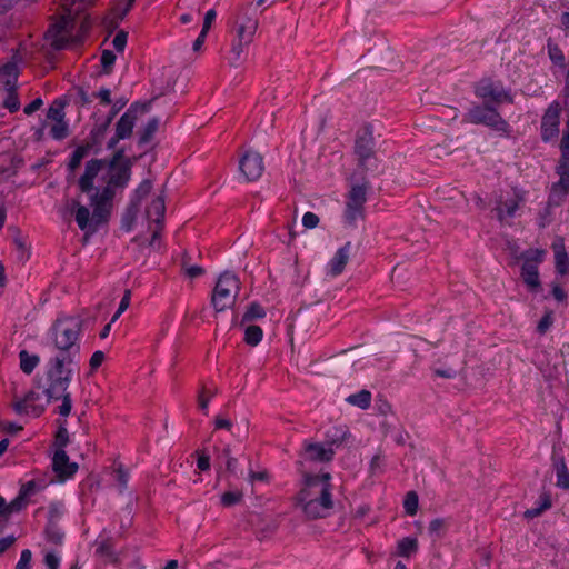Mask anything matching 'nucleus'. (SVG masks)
<instances>
[{"mask_svg":"<svg viewBox=\"0 0 569 569\" xmlns=\"http://www.w3.org/2000/svg\"><path fill=\"white\" fill-rule=\"evenodd\" d=\"M331 475H311L303 472L302 486L295 497L296 507L300 508L308 520L322 519L333 509Z\"/></svg>","mask_w":569,"mask_h":569,"instance_id":"nucleus-1","label":"nucleus"},{"mask_svg":"<svg viewBox=\"0 0 569 569\" xmlns=\"http://www.w3.org/2000/svg\"><path fill=\"white\" fill-rule=\"evenodd\" d=\"M77 369V360L51 357L47 365L46 382H37V387L42 389L48 402L62 401L58 407V412L63 417H68L72 409L69 387Z\"/></svg>","mask_w":569,"mask_h":569,"instance_id":"nucleus-2","label":"nucleus"},{"mask_svg":"<svg viewBox=\"0 0 569 569\" xmlns=\"http://www.w3.org/2000/svg\"><path fill=\"white\" fill-rule=\"evenodd\" d=\"M84 319L80 316L60 315L49 329V338L58 351L54 357L77 360L80 355L79 338Z\"/></svg>","mask_w":569,"mask_h":569,"instance_id":"nucleus-3","label":"nucleus"},{"mask_svg":"<svg viewBox=\"0 0 569 569\" xmlns=\"http://www.w3.org/2000/svg\"><path fill=\"white\" fill-rule=\"evenodd\" d=\"M104 164L106 161L103 160L87 161L84 172L78 180L80 191L89 196L90 204L93 207L90 234L94 233L102 223L107 222L109 216L108 204L112 200L103 199L101 190L94 187V179L102 171Z\"/></svg>","mask_w":569,"mask_h":569,"instance_id":"nucleus-4","label":"nucleus"},{"mask_svg":"<svg viewBox=\"0 0 569 569\" xmlns=\"http://www.w3.org/2000/svg\"><path fill=\"white\" fill-rule=\"evenodd\" d=\"M106 161L103 169H108L106 174V186L100 189L103 199H113L114 189L124 188L131 178V168L133 160L128 158L124 149L114 151L110 159H102Z\"/></svg>","mask_w":569,"mask_h":569,"instance_id":"nucleus-5","label":"nucleus"},{"mask_svg":"<svg viewBox=\"0 0 569 569\" xmlns=\"http://www.w3.org/2000/svg\"><path fill=\"white\" fill-rule=\"evenodd\" d=\"M240 291V281L236 274L224 271L218 278L211 296V305L217 312L233 306Z\"/></svg>","mask_w":569,"mask_h":569,"instance_id":"nucleus-6","label":"nucleus"},{"mask_svg":"<svg viewBox=\"0 0 569 569\" xmlns=\"http://www.w3.org/2000/svg\"><path fill=\"white\" fill-rule=\"evenodd\" d=\"M366 184H353L347 194L345 220L349 226H356L358 219L365 218V203L367 201Z\"/></svg>","mask_w":569,"mask_h":569,"instance_id":"nucleus-7","label":"nucleus"},{"mask_svg":"<svg viewBox=\"0 0 569 569\" xmlns=\"http://www.w3.org/2000/svg\"><path fill=\"white\" fill-rule=\"evenodd\" d=\"M543 254V250L531 249L525 251L520 256V258L523 259L521 267V278L528 288L533 292L539 291L541 288L537 264L542 261Z\"/></svg>","mask_w":569,"mask_h":569,"instance_id":"nucleus-8","label":"nucleus"},{"mask_svg":"<svg viewBox=\"0 0 569 569\" xmlns=\"http://www.w3.org/2000/svg\"><path fill=\"white\" fill-rule=\"evenodd\" d=\"M74 26V18L69 12L62 16L57 22H54L46 32L47 40L56 50L64 49L70 39L72 38V30Z\"/></svg>","mask_w":569,"mask_h":569,"instance_id":"nucleus-9","label":"nucleus"},{"mask_svg":"<svg viewBox=\"0 0 569 569\" xmlns=\"http://www.w3.org/2000/svg\"><path fill=\"white\" fill-rule=\"evenodd\" d=\"M468 118L472 123H482L497 131L507 132L508 123L497 110L491 106H476L468 112Z\"/></svg>","mask_w":569,"mask_h":569,"instance_id":"nucleus-10","label":"nucleus"},{"mask_svg":"<svg viewBox=\"0 0 569 569\" xmlns=\"http://www.w3.org/2000/svg\"><path fill=\"white\" fill-rule=\"evenodd\" d=\"M151 103L152 100L143 103H132L116 123L117 137L123 139L130 138L138 117L147 113L151 108Z\"/></svg>","mask_w":569,"mask_h":569,"instance_id":"nucleus-11","label":"nucleus"},{"mask_svg":"<svg viewBox=\"0 0 569 569\" xmlns=\"http://www.w3.org/2000/svg\"><path fill=\"white\" fill-rule=\"evenodd\" d=\"M476 93L483 99L487 106H490V103L499 104L502 101L512 102V97L509 92H507L501 84L493 83L490 80L481 81L476 89Z\"/></svg>","mask_w":569,"mask_h":569,"instance_id":"nucleus-12","label":"nucleus"},{"mask_svg":"<svg viewBox=\"0 0 569 569\" xmlns=\"http://www.w3.org/2000/svg\"><path fill=\"white\" fill-rule=\"evenodd\" d=\"M258 29V20L247 17L237 29V40L232 44V53L239 58L243 48L252 42L254 33Z\"/></svg>","mask_w":569,"mask_h":569,"instance_id":"nucleus-13","label":"nucleus"},{"mask_svg":"<svg viewBox=\"0 0 569 569\" xmlns=\"http://www.w3.org/2000/svg\"><path fill=\"white\" fill-rule=\"evenodd\" d=\"M239 170L248 181H256L264 170L262 156L254 151L246 152L239 161Z\"/></svg>","mask_w":569,"mask_h":569,"instance_id":"nucleus-14","label":"nucleus"},{"mask_svg":"<svg viewBox=\"0 0 569 569\" xmlns=\"http://www.w3.org/2000/svg\"><path fill=\"white\" fill-rule=\"evenodd\" d=\"M559 117L560 108L557 102H553L546 110L541 119V138L543 141H549L557 137L559 133Z\"/></svg>","mask_w":569,"mask_h":569,"instance_id":"nucleus-15","label":"nucleus"},{"mask_svg":"<svg viewBox=\"0 0 569 569\" xmlns=\"http://www.w3.org/2000/svg\"><path fill=\"white\" fill-rule=\"evenodd\" d=\"M39 398V393H37L33 390H30L26 393L23 398H16V400L12 403V408L18 415L31 413L34 417H39L44 411V406L33 403Z\"/></svg>","mask_w":569,"mask_h":569,"instance_id":"nucleus-16","label":"nucleus"},{"mask_svg":"<svg viewBox=\"0 0 569 569\" xmlns=\"http://www.w3.org/2000/svg\"><path fill=\"white\" fill-rule=\"evenodd\" d=\"M305 458L315 462H330L335 456V449L329 448L326 443L308 442L303 445Z\"/></svg>","mask_w":569,"mask_h":569,"instance_id":"nucleus-17","label":"nucleus"},{"mask_svg":"<svg viewBox=\"0 0 569 569\" xmlns=\"http://www.w3.org/2000/svg\"><path fill=\"white\" fill-rule=\"evenodd\" d=\"M52 468L57 476L61 480H64L77 472L78 465L76 462H70L64 449H60L54 452L52 458Z\"/></svg>","mask_w":569,"mask_h":569,"instance_id":"nucleus-18","label":"nucleus"},{"mask_svg":"<svg viewBox=\"0 0 569 569\" xmlns=\"http://www.w3.org/2000/svg\"><path fill=\"white\" fill-rule=\"evenodd\" d=\"M375 140L372 132L368 129L358 137L355 144V151L359 158V164L365 166L366 160L373 156Z\"/></svg>","mask_w":569,"mask_h":569,"instance_id":"nucleus-19","label":"nucleus"},{"mask_svg":"<svg viewBox=\"0 0 569 569\" xmlns=\"http://www.w3.org/2000/svg\"><path fill=\"white\" fill-rule=\"evenodd\" d=\"M350 249L351 243L347 242L343 247L338 249L335 257L330 260L328 264V274L331 277H337L342 273L346 264L350 258Z\"/></svg>","mask_w":569,"mask_h":569,"instance_id":"nucleus-20","label":"nucleus"},{"mask_svg":"<svg viewBox=\"0 0 569 569\" xmlns=\"http://www.w3.org/2000/svg\"><path fill=\"white\" fill-rule=\"evenodd\" d=\"M558 174L560 176V179L558 182L552 184L549 194L551 203H556V206H560L569 192V173L561 172Z\"/></svg>","mask_w":569,"mask_h":569,"instance_id":"nucleus-21","label":"nucleus"},{"mask_svg":"<svg viewBox=\"0 0 569 569\" xmlns=\"http://www.w3.org/2000/svg\"><path fill=\"white\" fill-rule=\"evenodd\" d=\"M350 437L349 429L346 426H336L327 431L325 443L329 448H339L342 446Z\"/></svg>","mask_w":569,"mask_h":569,"instance_id":"nucleus-22","label":"nucleus"},{"mask_svg":"<svg viewBox=\"0 0 569 569\" xmlns=\"http://www.w3.org/2000/svg\"><path fill=\"white\" fill-rule=\"evenodd\" d=\"M72 207L76 208V221L78 227L86 231V238L90 234L92 228V218L90 219V211L86 206L80 204L78 200H73Z\"/></svg>","mask_w":569,"mask_h":569,"instance_id":"nucleus-23","label":"nucleus"},{"mask_svg":"<svg viewBox=\"0 0 569 569\" xmlns=\"http://www.w3.org/2000/svg\"><path fill=\"white\" fill-rule=\"evenodd\" d=\"M164 198L162 196H158L148 207L147 217L156 224H162V221L164 219Z\"/></svg>","mask_w":569,"mask_h":569,"instance_id":"nucleus-24","label":"nucleus"},{"mask_svg":"<svg viewBox=\"0 0 569 569\" xmlns=\"http://www.w3.org/2000/svg\"><path fill=\"white\" fill-rule=\"evenodd\" d=\"M18 67L14 62H8L0 68V84L8 88L17 87Z\"/></svg>","mask_w":569,"mask_h":569,"instance_id":"nucleus-25","label":"nucleus"},{"mask_svg":"<svg viewBox=\"0 0 569 569\" xmlns=\"http://www.w3.org/2000/svg\"><path fill=\"white\" fill-rule=\"evenodd\" d=\"M553 465L557 473V486L569 490V471L563 457L553 456Z\"/></svg>","mask_w":569,"mask_h":569,"instance_id":"nucleus-26","label":"nucleus"},{"mask_svg":"<svg viewBox=\"0 0 569 569\" xmlns=\"http://www.w3.org/2000/svg\"><path fill=\"white\" fill-rule=\"evenodd\" d=\"M555 248V260H556V269L560 274H567L569 272V258L566 252L565 246L561 242L560 244H553Z\"/></svg>","mask_w":569,"mask_h":569,"instance_id":"nucleus-27","label":"nucleus"},{"mask_svg":"<svg viewBox=\"0 0 569 569\" xmlns=\"http://www.w3.org/2000/svg\"><path fill=\"white\" fill-rule=\"evenodd\" d=\"M519 208V201L517 199H511L506 202L499 201L495 208L497 212V217L500 221L506 218H512L516 211Z\"/></svg>","mask_w":569,"mask_h":569,"instance_id":"nucleus-28","label":"nucleus"},{"mask_svg":"<svg viewBox=\"0 0 569 569\" xmlns=\"http://www.w3.org/2000/svg\"><path fill=\"white\" fill-rule=\"evenodd\" d=\"M418 550V541L416 538L406 537L397 543V555L409 558Z\"/></svg>","mask_w":569,"mask_h":569,"instance_id":"nucleus-29","label":"nucleus"},{"mask_svg":"<svg viewBox=\"0 0 569 569\" xmlns=\"http://www.w3.org/2000/svg\"><path fill=\"white\" fill-rule=\"evenodd\" d=\"M19 359H20V369L27 373L30 375L33 372L36 367L40 362V358L37 355H30L27 350H21L19 352Z\"/></svg>","mask_w":569,"mask_h":569,"instance_id":"nucleus-30","label":"nucleus"},{"mask_svg":"<svg viewBox=\"0 0 569 569\" xmlns=\"http://www.w3.org/2000/svg\"><path fill=\"white\" fill-rule=\"evenodd\" d=\"M463 368V361L458 360L455 365L448 367H435L432 368L433 373L437 377L445 379H453Z\"/></svg>","mask_w":569,"mask_h":569,"instance_id":"nucleus-31","label":"nucleus"},{"mask_svg":"<svg viewBox=\"0 0 569 569\" xmlns=\"http://www.w3.org/2000/svg\"><path fill=\"white\" fill-rule=\"evenodd\" d=\"M346 401L360 409H368L371 403V392L363 389L357 393L350 395Z\"/></svg>","mask_w":569,"mask_h":569,"instance_id":"nucleus-32","label":"nucleus"},{"mask_svg":"<svg viewBox=\"0 0 569 569\" xmlns=\"http://www.w3.org/2000/svg\"><path fill=\"white\" fill-rule=\"evenodd\" d=\"M159 123H160V121L156 117L150 119L147 122L143 130L141 132H139V144H146L151 141L153 134L159 129Z\"/></svg>","mask_w":569,"mask_h":569,"instance_id":"nucleus-33","label":"nucleus"},{"mask_svg":"<svg viewBox=\"0 0 569 569\" xmlns=\"http://www.w3.org/2000/svg\"><path fill=\"white\" fill-rule=\"evenodd\" d=\"M263 336V331L259 326L250 325L244 330V341L249 346H257Z\"/></svg>","mask_w":569,"mask_h":569,"instance_id":"nucleus-34","label":"nucleus"},{"mask_svg":"<svg viewBox=\"0 0 569 569\" xmlns=\"http://www.w3.org/2000/svg\"><path fill=\"white\" fill-rule=\"evenodd\" d=\"M3 88L7 92V97L3 100V107L7 108L10 112L18 111L20 108V101H19L18 94H17V87H14V88L3 87Z\"/></svg>","mask_w":569,"mask_h":569,"instance_id":"nucleus-35","label":"nucleus"},{"mask_svg":"<svg viewBox=\"0 0 569 569\" xmlns=\"http://www.w3.org/2000/svg\"><path fill=\"white\" fill-rule=\"evenodd\" d=\"M263 317H266L264 309L258 302H252L244 312L241 325Z\"/></svg>","mask_w":569,"mask_h":569,"instance_id":"nucleus-36","label":"nucleus"},{"mask_svg":"<svg viewBox=\"0 0 569 569\" xmlns=\"http://www.w3.org/2000/svg\"><path fill=\"white\" fill-rule=\"evenodd\" d=\"M540 498L541 505L539 507L527 509L525 511L523 517L526 519H533L536 517H539L545 510L551 507V499L549 495L545 493Z\"/></svg>","mask_w":569,"mask_h":569,"instance_id":"nucleus-37","label":"nucleus"},{"mask_svg":"<svg viewBox=\"0 0 569 569\" xmlns=\"http://www.w3.org/2000/svg\"><path fill=\"white\" fill-rule=\"evenodd\" d=\"M547 48H548V56H549L550 60L555 64H558L559 67L563 68L565 67V54H563L562 50L559 48V46L553 43L551 41V39H549L548 43H547Z\"/></svg>","mask_w":569,"mask_h":569,"instance_id":"nucleus-38","label":"nucleus"},{"mask_svg":"<svg viewBox=\"0 0 569 569\" xmlns=\"http://www.w3.org/2000/svg\"><path fill=\"white\" fill-rule=\"evenodd\" d=\"M96 553L101 557L108 558L111 562L118 561V557L116 556V553L113 551V543L110 538L100 542V545L98 546V548L96 550Z\"/></svg>","mask_w":569,"mask_h":569,"instance_id":"nucleus-39","label":"nucleus"},{"mask_svg":"<svg viewBox=\"0 0 569 569\" xmlns=\"http://www.w3.org/2000/svg\"><path fill=\"white\" fill-rule=\"evenodd\" d=\"M27 506V499L23 498V495H18L10 503H8L3 509V516L7 517L13 512L21 511Z\"/></svg>","mask_w":569,"mask_h":569,"instance_id":"nucleus-40","label":"nucleus"},{"mask_svg":"<svg viewBox=\"0 0 569 569\" xmlns=\"http://www.w3.org/2000/svg\"><path fill=\"white\" fill-rule=\"evenodd\" d=\"M557 207L556 203H551L550 197H548V201L546 207L538 214V226L539 228H546L551 223V214L552 208Z\"/></svg>","mask_w":569,"mask_h":569,"instance_id":"nucleus-41","label":"nucleus"},{"mask_svg":"<svg viewBox=\"0 0 569 569\" xmlns=\"http://www.w3.org/2000/svg\"><path fill=\"white\" fill-rule=\"evenodd\" d=\"M448 528V522L446 519H441V518H437V519H433L430 523H429V533L436 538H441L443 537L446 530Z\"/></svg>","mask_w":569,"mask_h":569,"instance_id":"nucleus-42","label":"nucleus"},{"mask_svg":"<svg viewBox=\"0 0 569 569\" xmlns=\"http://www.w3.org/2000/svg\"><path fill=\"white\" fill-rule=\"evenodd\" d=\"M152 189V183L150 180H143L138 188L136 189L134 196L137 198V202H132L131 207L134 208V211L138 210L139 202L146 198Z\"/></svg>","mask_w":569,"mask_h":569,"instance_id":"nucleus-43","label":"nucleus"},{"mask_svg":"<svg viewBox=\"0 0 569 569\" xmlns=\"http://www.w3.org/2000/svg\"><path fill=\"white\" fill-rule=\"evenodd\" d=\"M419 498L415 491H409L403 501V508L410 516H415L418 510Z\"/></svg>","mask_w":569,"mask_h":569,"instance_id":"nucleus-44","label":"nucleus"},{"mask_svg":"<svg viewBox=\"0 0 569 569\" xmlns=\"http://www.w3.org/2000/svg\"><path fill=\"white\" fill-rule=\"evenodd\" d=\"M218 393V389L208 390L204 386L201 387L198 395V406L202 411L208 410L210 399Z\"/></svg>","mask_w":569,"mask_h":569,"instance_id":"nucleus-45","label":"nucleus"},{"mask_svg":"<svg viewBox=\"0 0 569 569\" xmlns=\"http://www.w3.org/2000/svg\"><path fill=\"white\" fill-rule=\"evenodd\" d=\"M63 107L64 104L62 102L56 100L48 109V119L53 120L56 122L62 121L64 118Z\"/></svg>","mask_w":569,"mask_h":569,"instance_id":"nucleus-46","label":"nucleus"},{"mask_svg":"<svg viewBox=\"0 0 569 569\" xmlns=\"http://www.w3.org/2000/svg\"><path fill=\"white\" fill-rule=\"evenodd\" d=\"M242 491H227L221 496V503L223 507H231L242 500Z\"/></svg>","mask_w":569,"mask_h":569,"instance_id":"nucleus-47","label":"nucleus"},{"mask_svg":"<svg viewBox=\"0 0 569 569\" xmlns=\"http://www.w3.org/2000/svg\"><path fill=\"white\" fill-rule=\"evenodd\" d=\"M111 122L110 119H104L101 122H97L93 128L91 129L90 133L93 136V138H97L101 142L103 141L106 133L110 127Z\"/></svg>","mask_w":569,"mask_h":569,"instance_id":"nucleus-48","label":"nucleus"},{"mask_svg":"<svg viewBox=\"0 0 569 569\" xmlns=\"http://www.w3.org/2000/svg\"><path fill=\"white\" fill-rule=\"evenodd\" d=\"M116 61V54L111 50H103L101 54V64L103 73L109 74Z\"/></svg>","mask_w":569,"mask_h":569,"instance_id":"nucleus-49","label":"nucleus"},{"mask_svg":"<svg viewBox=\"0 0 569 569\" xmlns=\"http://www.w3.org/2000/svg\"><path fill=\"white\" fill-rule=\"evenodd\" d=\"M68 442H69L68 430L61 423L56 433L54 446L57 447V450H60V449H64V447L68 445Z\"/></svg>","mask_w":569,"mask_h":569,"instance_id":"nucleus-50","label":"nucleus"},{"mask_svg":"<svg viewBox=\"0 0 569 569\" xmlns=\"http://www.w3.org/2000/svg\"><path fill=\"white\" fill-rule=\"evenodd\" d=\"M51 137L56 140H61L68 136V126L62 120L60 122H56L50 130Z\"/></svg>","mask_w":569,"mask_h":569,"instance_id":"nucleus-51","label":"nucleus"},{"mask_svg":"<svg viewBox=\"0 0 569 569\" xmlns=\"http://www.w3.org/2000/svg\"><path fill=\"white\" fill-rule=\"evenodd\" d=\"M47 538L49 541L61 545L63 539V533L54 525H49L46 529Z\"/></svg>","mask_w":569,"mask_h":569,"instance_id":"nucleus-52","label":"nucleus"},{"mask_svg":"<svg viewBox=\"0 0 569 569\" xmlns=\"http://www.w3.org/2000/svg\"><path fill=\"white\" fill-rule=\"evenodd\" d=\"M127 39L128 32H126L124 30L118 31L112 40L114 49L119 52L123 51L127 44Z\"/></svg>","mask_w":569,"mask_h":569,"instance_id":"nucleus-53","label":"nucleus"},{"mask_svg":"<svg viewBox=\"0 0 569 569\" xmlns=\"http://www.w3.org/2000/svg\"><path fill=\"white\" fill-rule=\"evenodd\" d=\"M32 553L29 549L22 550L20 555V559L18 563L16 565V569H30Z\"/></svg>","mask_w":569,"mask_h":569,"instance_id":"nucleus-54","label":"nucleus"},{"mask_svg":"<svg viewBox=\"0 0 569 569\" xmlns=\"http://www.w3.org/2000/svg\"><path fill=\"white\" fill-rule=\"evenodd\" d=\"M116 477H117V481L119 482V485L121 487V491L124 490L128 486V480H129L128 471L122 466H119L116 469Z\"/></svg>","mask_w":569,"mask_h":569,"instance_id":"nucleus-55","label":"nucleus"},{"mask_svg":"<svg viewBox=\"0 0 569 569\" xmlns=\"http://www.w3.org/2000/svg\"><path fill=\"white\" fill-rule=\"evenodd\" d=\"M319 223V217L313 212H306L302 217V224L307 229L316 228Z\"/></svg>","mask_w":569,"mask_h":569,"instance_id":"nucleus-56","label":"nucleus"},{"mask_svg":"<svg viewBox=\"0 0 569 569\" xmlns=\"http://www.w3.org/2000/svg\"><path fill=\"white\" fill-rule=\"evenodd\" d=\"M47 569H59L60 558L54 552H47L44 556Z\"/></svg>","mask_w":569,"mask_h":569,"instance_id":"nucleus-57","label":"nucleus"},{"mask_svg":"<svg viewBox=\"0 0 569 569\" xmlns=\"http://www.w3.org/2000/svg\"><path fill=\"white\" fill-rule=\"evenodd\" d=\"M83 157L78 152L73 151L71 158L68 162V170L70 173H74V171L80 167Z\"/></svg>","mask_w":569,"mask_h":569,"instance_id":"nucleus-58","label":"nucleus"},{"mask_svg":"<svg viewBox=\"0 0 569 569\" xmlns=\"http://www.w3.org/2000/svg\"><path fill=\"white\" fill-rule=\"evenodd\" d=\"M104 358H106L104 352H102V351L93 352V355L91 356L90 361H89L90 369L92 371L97 370L104 361Z\"/></svg>","mask_w":569,"mask_h":569,"instance_id":"nucleus-59","label":"nucleus"},{"mask_svg":"<svg viewBox=\"0 0 569 569\" xmlns=\"http://www.w3.org/2000/svg\"><path fill=\"white\" fill-rule=\"evenodd\" d=\"M552 325V317L551 313H546L540 321L538 322L537 330L539 333L543 335L547 332V330Z\"/></svg>","mask_w":569,"mask_h":569,"instance_id":"nucleus-60","label":"nucleus"},{"mask_svg":"<svg viewBox=\"0 0 569 569\" xmlns=\"http://www.w3.org/2000/svg\"><path fill=\"white\" fill-rule=\"evenodd\" d=\"M128 100L127 99H118L116 100V102L113 103L109 114L107 116L106 119H110V122H112V120L114 119V117L118 114V112L127 104Z\"/></svg>","mask_w":569,"mask_h":569,"instance_id":"nucleus-61","label":"nucleus"},{"mask_svg":"<svg viewBox=\"0 0 569 569\" xmlns=\"http://www.w3.org/2000/svg\"><path fill=\"white\" fill-rule=\"evenodd\" d=\"M216 17H217L216 10L210 9L209 11H207V13L204 16V20H203V26H202V30L204 32H209Z\"/></svg>","mask_w":569,"mask_h":569,"instance_id":"nucleus-62","label":"nucleus"},{"mask_svg":"<svg viewBox=\"0 0 569 569\" xmlns=\"http://www.w3.org/2000/svg\"><path fill=\"white\" fill-rule=\"evenodd\" d=\"M184 274L190 279H196L202 274H204V269L200 266L191 264L188 269H186Z\"/></svg>","mask_w":569,"mask_h":569,"instance_id":"nucleus-63","label":"nucleus"},{"mask_svg":"<svg viewBox=\"0 0 569 569\" xmlns=\"http://www.w3.org/2000/svg\"><path fill=\"white\" fill-rule=\"evenodd\" d=\"M557 172L558 173H561V172L569 173V152L568 151H562L560 162L557 167Z\"/></svg>","mask_w":569,"mask_h":569,"instance_id":"nucleus-64","label":"nucleus"}]
</instances>
